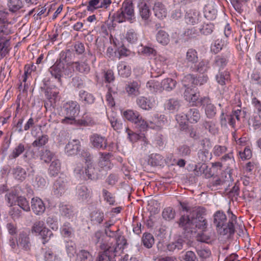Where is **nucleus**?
<instances>
[{"instance_id": "nucleus-39", "label": "nucleus", "mask_w": 261, "mask_h": 261, "mask_svg": "<svg viewBox=\"0 0 261 261\" xmlns=\"http://www.w3.org/2000/svg\"><path fill=\"white\" fill-rule=\"evenodd\" d=\"M175 212L173 208L168 207L165 208L162 212L163 218L166 220L170 221L175 218Z\"/></svg>"}, {"instance_id": "nucleus-12", "label": "nucleus", "mask_w": 261, "mask_h": 261, "mask_svg": "<svg viewBox=\"0 0 261 261\" xmlns=\"http://www.w3.org/2000/svg\"><path fill=\"white\" fill-rule=\"evenodd\" d=\"M80 146V142L78 140H72L66 145L65 151L69 155L76 154Z\"/></svg>"}, {"instance_id": "nucleus-11", "label": "nucleus", "mask_w": 261, "mask_h": 261, "mask_svg": "<svg viewBox=\"0 0 261 261\" xmlns=\"http://www.w3.org/2000/svg\"><path fill=\"white\" fill-rule=\"evenodd\" d=\"M31 207L33 212L37 215L42 214L45 210V206L43 201L38 197H34L32 199Z\"/></svg>"}, {"instance_id": "nucleus-26", "label": "nucleus", "mask_w": 261, "mask_h": 261, "mask_svg": "<svg viewBox=\"0 0 261 261\" xmlns=\"http://www.w3.org/2000/svg\"><path fill=\"white\" fill-rule=\"evenodd\" d=\"M100 158L99 161V165L101 167H108L110 168L111 167V163L110 161V159L112 156V154L110 153H100Z\"/></svg>"}, {"instance_id": "nucleus-59", "label": "nucleus", "mask_w": 261, "mask_h": 261, "mask_svg": "<svg viewBox=\"0 0 261 261\" xmlns=\"http://www.w3.org/2000/svg\"><path fill=\"white\" fill-rule=\"evenodd\" d=\"M126 133L127 134V138L131 142H136L139 139V135L133 132L128 127H124Z\"/></svg>"}, {"instance_id": "nucleus-32", "label": "nucleus", "mask_w": 261, "mask_h": 261, "mask_svg": "<svg viewBox=\"0 0 261 261\" xmlns=\"http://www.w3.org/2000/svg\"><path fill=\"white\" fill-rule=\"evenodd\" d=\"M142 241L143 245L147 248H151L154 243V237L150 233H144L142 238Z\"/></svg>"}, {"instance_id": "nucleus-33", "label": "nucleus", "mask_w": 261, "mask_h": 261, "mask_svg": "<svg viewBox=\"0 0 261 261\" xmlns=\"http://www.w3.org/2000/svg\"><path fill=\"white\" fill-rule=\"evenodd\" d=\"M25 150L24 145L23 143H19L13 150L12 152L9 155V158L11 159H14L18 157Z\"/></svg>"}, {"instance_id": "nucleus-45", "label": "nucleus", "mask_w": 261, "mask_h": 261, "mask_svg": "<svg viewBox=\"0 0 261 261\" xmlns=\"http://www.w3.org/2000/svg\"><path fill=\"white\" fill-rule=\"evenodd\" d=\"M139 7L141 17L144 20L147 19L149 17L150 11L147 5L142 3L139 5Z\"/></svg>"}, {"instance_id": "nucleus-4", "label": "nucleus", "mask_w": 261, "mask_h": 261, "mask_svg": "<svg viewBox=\"0 0 261 261\" xmlns=\"http://www.w3.org/2000/svg\"><path fill=\"white\" fill-rule=\"evenodd\" d=\"M113 17L114 20L118 23H121L125 21L132 22L135 19L134 7L133 4L130 1H125L122 4L120 9L115 13Z\"/></svg>"}, {"instance_id": "nucleus-7", "label": "nucleus", "mask_w": 261, "mask_h": 261, "mask_svg": "<svg viewBox=\"0 0 261 261\" xmlns=\"http://www.w3.org/2000/svg\"><path fill=\"white\" fill-rule=\"evenodd\" d=\"M80 112V105L76 101H69L63 105L62 113L63 116L76 117Z\"/></svg>"}, {"instance_id": "nucleus-21", "label": "nucleus", "mask_w": 261, "mask_h": 261, "mask_svg": "<svg viewBox=\"0 0 261 261\" xmlns=\"http://www.w3.org/2000/svg\"><path fill=\"white\" fill-rule=\"evenodd\" d=\"M136 102L140 108L145 110H149L153 107V104L150 100L144 96L138 97Z\"/></svg>"}, {"instance_id": "nucleus-40", "label": "nucleus", "mask_w": 261, "mask_h": 261, "mask_svg": "<svg viewBox=\"0 0 261 261\" xmlns=\"http://www.w3.org/2000/svg\"><path fill=\"white\" fill-rule=\"evenodd\" d=\"M9 46V40H4L3 38L0 37V55L1 57H4L8 53Z\"/></svg>"}, {"instance_id": "nucleus-60", "label": "nucleus", "mask_w": 261, "mask_h": 261, "mask_svg": "<svg viewBox=\"0 0 261 261\" xmlns=\"http://www.w3.org/2000/svg\"><path fill=\"white\" fill-rule=\"evenodd\" d=\"M9 214L13 219H17L21 216V211L17 206L14 207L10 211Z\"/></svg>"}, {"instance_id": "nucleus-14", "label": "nucleus", "mask_w": 261, "mask_h": 261, "mask_svg": "<svg viewBox=\"0 0 261 261\" xmlns=\"http://www.w3.org/2000/svg\"><path fill=\"white\" fill-rule=\"evenodd\" d=\"M77 197L82 201H87L91 198V191L86 186H80L77 188Z\"/></svg>"}, {"instance_id": "nucleus-37", "label": "nucleus", "mask_w": 261, "mask_h": 261, "mask_svg": "<svg viewBox=\"0 0 261 261\" xmlns=\"http://www.w3.org/2000/svg\"><path fill=\"white\" fill-rule=\"evenodd\" d=\"M188 63L194 64L198 61V55L197 51L193 49H189L186 54V58Z\"/></svg>"}, {"instance_id": "nucleus-8", "label": "nucleus", "mask_w": 261, "mask_h": 261, "mask_svg": "<svg viewBox=\"0 0 261 261\" xmlns=\"http://www.w3.org/2000/svg\"><path fill=\"white\" fill-rule=\"evenodd\" d=\"M199 103L205 106V113L206 116L209 118H213L216 114V108L211 102L209 98L204 97L199 99L193 105Z\"/></svg>"}, {"instance_id": "nucleus-54", "label": "nucleus", "mask_w": 261, "mask_h": 261, "mask_svg": "<svg viewBox=\"0 0 261 261\" xmlns=\"http://www.w3.org/2000/svg\"><path fill=\"white\" fill-rule=\"evenodd\" d=\"M227 63V60L226 58L221 56H217L215 58L214 66L217 68H223L226 66Z\"/></svg>"}, {"instance_id": "nucleus-61", "label": "nucleus", "mask_w": 261, "mask_h": 261, "mask_svg": "<svg viewBox=\"0 0 261 261\" xmlns=\"http://www.w3.org/2000/svg\"><path fill=\"white\" fill-rule=\"evenodd\" d=\"M103 77L105 81L109 83L114 81L115 79L113 72L111 70L104 71L103 72Z\"/></svg>"}, {"instance_id": "nucleus-62", "label": "nucleus", "mask_w": 261, "mask_h": 261, "mask_svg": "<svg viewBox=\"0 0 261 261\" xmlns=\"http://www.w3.org/2000/svg\"><path fill=\"white\" fill-rule=\"evenodd\" d=\"M126 40L130 43H134L137 40V34L134 30H129L126 34Z\"/></svg>"}, {"instance_id": "nucleus-58", "label": "nucleus", "mask_w": 261, "mask_h": 261, "mask_svg": "<svg viewBox=\"0 0 261 261\" xmlns=\"http://www.w3.org/2000/svg\"><path fill=\"white\" fill-rule=\"evenodd\" d=\"M110 122L112 127L118 132H120L121 130L123 129H124V127H127L125 125H123L122 123H120L117 119L114 118H113V119H111Z\"/></svg>"}, {"instance_id": "nucleus-64", "label": "nucleus", "mask_w": 261, "mask_h": 261, "mask_svg": "<svg viewBox=\"0 0 261 261\" xmlns=\"http://www.w3.org/2000/svg\"><path fill=\"white\" fill-rule=\"evenodd\" d=\"M185 261H195L197 258L195 253L192 251H188L182 257Z\"/></svg>"}, {"instance_id": "nucleus-47", "label": "nucleus", "mask_w": 261, "mask_h": 261, "mask_svg": "<svg viewBox=\"0 0 261 261\" xmlns=\"http://www.w3.org/2000/svg\"><path fill=\"white\" fill-rule=\"evenodd\" d=\"M104 218V214L100 212H93L91 214V220L94 223H101Z\"/></svg>"}, {"instance_id": "nucleus-17", "label": "nucleus", "mask_w": 261, "mask_h": 261, "mask_svg": "<svg viewBox=\"0 0 261 261\" xmlns=\"http://www.w3.org/2000/svg\"><path fill=\"white\" fill-rule=\"evenodd\" d=\"M153 10L155 16L159 19H163L167 15V11L164 6L160 2L155 3Z\"/></svg>"}, {"instance_id": "nucleus-5", "label": "nucleus", "mask_w": 261, "mask_h": 261, "mask_svg": "<svg viewBox=\"0 0 261 261\" xmlns=\"http://www.w3.org/2000/svg\"><path fill=\"white\" fill-rule=\"evenodd\" d=\"M123 116L125 119L134 123L141 130H144L147 128L148 124L142 119L139 112L128 110L124 112Z\"/></svg>"}, {"instance_id": "nucleus-51", "label": "nucleus", "mask_w": 261, "mask_h": 261, "mask_svg": "<svg viewBox=\"0 0 261 261\" xmlns=\"http://www.w3.org/2000/svg\"><path fill=\"white\" fill-rule=\"evenodd\" d=\"M207 169V166L205 163H198L195 166L194 169L195 174L196 176H200L202 174H205Z\"/></svg>"}, {"instance_id": "nucleus-48", "label": "nucleus", "mask_w": 261, "mask_h": 261, "mask_svg": "<svg viewBox=\"0 0 261 261\" xmlns=\"http://www.w3.org/2000/svg\"><path fill=\"white\" fill-rule=\"evenodd\" d=\"M54 154L48 149H43L40 153V159L45 163H49L51 161Z\"/></svg>"}, {"instance_id": "nucleus-19", "label": "nucleus", "mask_w": 261, "mask_h": 261, "mask_svg": "<svg viewBox=\"0 0 261 261\" xmlns=\"http://www.w3.org/2000/svg\"><path fill=\"white\" fill-rule=\"evenodd\" d=\"M187 119L191 123H196L200 118V114L198 109L192 108L186 114Z\"/></svg>"}, {"instance_id": "nucleus-9", "label": "nucleus", "mask_w": 261, "mask_h": 261, "mask_svg": "<svg viewBox=\"0 0 261 261\" xmlns=\"http://www.w3.org/2000/svg\"><path fill=\"white\" fill-rule=\"evenodd\" d=\"M90 142L92 146L98 149L107 148V139L98 134H93L90 137Z\"/></svg>"}, {"instance_id": "nucleus-41", "label": "nucleus", "mask_w": 261, "mask_h": 261, "mask_svg": "<svg viewBox=\"0 0 261 261\" xmlns=\"http://www.w3.org/2000/svg\"><path fill=\"white\" fill-rule=\"evenodd\" d=\"M180 106V105L179 100L175 98H171L169 99L166 104L167 109L170 111L178 110Z\"/></svg>"}, {"instance_id": "nucleus-38", "label": "nucleus", "mask_w": 261, "mask_h": 261, "mask_svg": "<svg viewBox=\"0 0 261 261\" xmlns=\"http://www.w3.org/2000/svg\"><path fill=\"white\" fill-rule=\"evenodd\" d=\"M156 40L163 45H167L169 42V38L168 34L164 31H160L156 35Z\"/></svg>"}, {"instance_id": "nucleus-10", "label": "nucleus", "mask_w": 261, "mask_h": 261, "mask_svg": "<svg viewBox=\"0 0 261 261\" xmlns=\"http://www.w3.org/2000/svg\"><path fill=\"white\" fill-rule=\"evenodd\" d=\"M185 245L191 246V243L190 241L186 242V241L181 238H178L176 240L169 243L167 245V249L170 251H179L184 248Z\"/></svg>"}, {"instance_id": "nucleus-42", "label": "nucleus", "mask_w": 261, "mask_h": 261, "mask_svg": "<svg viewBox=\"0 0 261 261\" xmlns=\"http://www.w3.org/2000/svg\"><path fill=\"white\" fill-rule=\"evenodd\" d=\"M198 158L202 163H205L211 159V154L206 149L200 150L198 153Z\"/></svg>"}, {"instance_id": "nucleus-46", "label": "nucleus", "mask_w": 261, "mask_h": 261, "mask_svg": "<svg viewBox=\"0 0 261 261\" xmlns=\"http://www.w3.org/2000/svg\"><path fill=\"white\" fill-rule=\"evenodd\" d=\"M118 69L119 74L123 77H127L131 74L130 68L124 64L119 65Z\"/></svg>"}, {"instance_id": "nucleus-44", "label": "nucleus", "mask_w": 261, "mask_h": 261, "mask_svg": "<svg viewBox=\"0 0 261 261\" xmlns=\"http://www.w3.org/2000/svg\"><path fill=\"white\" fill-rule=\"evenodd\" d=\"M18 205L23 211L29 212L30 211V207L29 202L23 196H17Z\"/></svg>"}, {"instance_id": "nucleus-25", "label": "nucleus", "mask_w": 261, "mask_h": 261, "mask_svg": "<svg viewBox=\"0 0 261 261\" xmlns=\"http://www.w3.org/2000/svg\"><path fill=\"white\" fill-rule=\"evenodd\" d=\"M85 179H95L96 178V172L94 167L93 163H90L87 165L85 169Z\"/></svg>"}, {"instance_id": "nucleus-13", "label": "nucleus", "mask_w": 261, "mask_h": 261, "mask_svg": "<svg viewBox=\"0 0 261 261\" xmlns=\"http://www.w3.org/2000/svg\"><path fill=\"white\" fill-rule=\"evenodd\" d=\"M66 182L63 178L60 177L56 180L53 186V192L57 196H61L65 191Z\"/></svg>"}, {"instance_id": "nucleus-23", "label": "nucleus", "mask_w": 261, "mask_h": 261, "mask_svg": "<svg viewBox=\"0 0 261 261\" xmlns=\"http://www.w3.org/2000/svg\"><path fill=\"white\" fill-rule=\"evenodd\" d=\"M12 174L15 179L22 181L27 177L26 171L20 166H17L13 169Z\"/></svg>"}, {"instance_id": "nucleus-49", "label": "nucleus", "mask_w": 261, "mask_h": 261, "mask_svg": "<svg viewBox=\"0 0 261 261\" xmlns=\"http://www.w3.org/2000/svg\"><path fill=\"white\" fill-rule=\"evenodd\" d=\"M45 227L44 222L43 221H37L33 224L32 227V232L39 233Z\"/></svg>"}, {"instance_id": "nucleus-31", "label": "nucleus", "mask_w": 261, "mask_h": 261, "mask_svg": "<svg viewBox=\"0 0 261 261\" xmlns=\"http://www.w3.org/2000/svg\"><path fill=\"white\" fill-rule=\"evenodd\" d=\"M65 247L68 256L70 257H73L75 254H76V244L73 241L70 240L66 241Z\"/></svg>"}, {"instance_id": "nucleus-43", "label": "nucleus", "mask_w": 261, "mask_h": 261, "mask_svg": "<svg viewBox=\"0 0 261 261\" xmlns=\"http://www.w3.org/2000/svg\"><path fill=\"white\" fill-rule=\"evenodd\" d=\"M48 141V137L46 135H42L37 138L32 143L34 147H42L44 146Z\"/></svg>"}, {"instance_id": "nucleus-20", "label": "nucleus", "mask_w": 261, "mask_h": 261, "mask_svg": "<svg viewBox=\"0 0 261 261\" xmlns=\"http://www.w3.org/2000/svg\"><path fill=\"white\" fill-rule=\"evenodd\" d=\"M140 85L137 82L134 81L126 85L125 90L129 95L137 96L140 94Z\"/></svg>"}, {"instance_id": "nucleus-1", "label": "nucleus", "mask_w": 261, "mask_h": 261, "mask_svg": "<svg viewBox=\"0 0 261 261\" xmlns=\"http://www.w3.org/2000/svg\"><path fill=\"white\" fill-rule=\"evenodd\" d=\"M183 211L189 212V214L182 216L178 223L185 232H192L195 228L202 231L207 227V221L204 216L205 215V209L201 207L190 208L185 202H179Z\"/></svg>"}, {"instance_id": "nucleus-27", "label": "nucleus", "mask_w": 261, "mask_h": 261, "mask_svg": "<svg viewBox=\"0 0 261 261\" xmlns=\"http://www.w3.org/2000/svg\"><path fill=\"white\" fill-rule=\"evenodd\" d=\"M231 176L229 173H227L224 172L222 173V178H217L216 179L214 180L213 179L211 184H213V186H219L222 185H227V183H229V181H231ZM228 186H229V184H228Z\"/></svg>"}, {"instance_id": "nucleus-24", "label": "nucleus", "mask_w": 261, "mask_h": 261, "mask_svg": "<svg viewBox=\"0 0 261 261\" xmlns=\"http://www.w3.org/2000/svg\"><path fill=\"white\" fill-rule=\"evenodd\" d=\"M61 169V163L59 160H54L51 163L49 168L48 173L50 176H57Z\"/></svg>"}, {"instance_id": "nucleus-30", "label": "nucleus", "mask_w": 261, "mask_h": 261, "mask_svg": "<svg viewBox=\"0 0 261 261\" xmlns=\"http://www.w3.org/2000/svg\"><path fill=\"white\" fill-rule=\"evenodd\" d=\"M80 100H81L84 104H92L94 102V97L93 96L85 91L81 90L79 92Z\"/></svg>"}, {"instance_id": "nucleus-50", "label": "nucleus", "mask_w": 261, "mask_h": 261, "mask_svg": "<svg viewBox=\"0 0 261 261\" xmlns=\"http://www.w3.org/2000/svg\"><path fill=\"white\" fill-rule=\"evenodd\" d=\"M39 234L41 236V239L43 240V244L47 242L50 240L51 237L53 236L52 231L46 227L44 228Z\"/></svg>"}, {"instance_id": "nucleus-15", "label": "nucleus", "mask_w": 261, "mask_h": 261, "mask_svg": "<svg viewBox=\"0 0 261 261\" xmlns=\"http://www.w3.org/2000/svg\"><path fill=\"white\" fill-rule=\"evenodd\" d=\"M17 245L25 250H29L31 245L29 235L24 232L19 234Z\"/></svg>"}, {"instance_id": "nucleus-18", "label": "nucleus", "mask_w": 261, "mask_h": 261, "mask_svg": "<svg viewBox=\"0 0 261 261\" xmlns=\"http://www.w3.org/2000/svg\"><path fill=\"white\" fill-rule=\"evenodd\" d=\"M75 261H93V257L89 251L81 249L76 254Z\"/></svg>"}, {"instance_id": "nucleus-35", "label": "nucleus", "mask_w": 261, "mask_h": 261, "mask_svg": "<svg viewBox=\"0 0 261 261\" xmlns=\"http://www.w3.org/2000/svg\"><path fill=\"white\" fill-rule=\"evenodd\" d=\"M92 240L95 245L99 244V247L103 242L108 241L109 239L104 237L103 233L101 230L96 231L92 237Z\"/></svg>"}, {"instance_id": "nucleus-63", "label": "nucleus", "mask_w": 261, "mask_h": 261, "mask_svg": "<svg viewBox=\"0 0 261 261\" xmlns=\"http://www.w3.org/2000/svg\"><path fill=\"white\" fill-rule=\"evenodd\" d=\"M118 231L119 229H117V230H114L111 228L105 229V233L107 236L106 238L108 239H115L117 236Z\"/></svg>"}, {"instance_id": "nucleus-57", "label": "nucleus", "mask_w": 261, "mask_h": 261, "mask_svg": "<svg viewBox=\"0 0 261 261\" xmlns=\"http://www.w3.org/2000/svg\"><path fill=\"white\" fill-rule=\"evenodd\" d=\"M214 25L212 23H204L201 28H200L199 31L201 34L207 35L210 34L213 31Z\"/></svg>"}, {"instance_id": "nucleus-36", "label": "nucleus", "mask_w": 261, "mask_h": 261, "mask_svg": "<svg viewBox=\"0 0 261 261\" xmlns=\"http://www.w3.org/2000/svg\"><path fill=\"white\" fill-rule=\"evenodd\" d=\"M161 84L164 90L170 91L175 87L176 81L172 79L167 78L163 80Z\"/></svg>"}, {"instance_id": "nucleus-2", "label": "nucleus", "mask_w": 261, "mask_h": 261, "mask_svg": "<svg viewBox=\"0 0 261 261\" xmlns=\"http://www.w3.org/2000/svg\"><path fill=\"white\" fill-rule=\"evenodd\" d=\"M126 243L124 237L118 234L115 239L103 242L100 246L101 251L99 252L96 261H116L117 248L121 249Z\"/></svg>"}, {"instance_id": "nucleus-29", "label": "nucleus", "mask_w": 261, "mask_h": 261, "mask_svg": "<svg viewBox=\"0 0 261 261\" xmlns=\"http://www.w3.org/2000/svg\"><path fill=\"white\" fill-rule=\"evenodd\" d=\"M74 70L83 73H88L90 71V67L84 62H75L72 64Z\"/></svg>"}, {"instance_id": "nucleus-55", "label": "nucleus", "mask_w": 261, "mask_h": 261, "mask_svg": "<svg viewBox=\"0 0 261 261\" xmlns=\"http://www.w3.org/2000/svg\"><path fill=\"white\" fill-rule=\"evenodd\" d=\"M229 76L227 72H220L216 75V80L219 84L224 85L225 84V82L229 80Z\"/></svg>"}, {"instance_id": "nucleus-34", "label": "nucleus", "mask_w": 261, "mask_h": 261, "mask_svg": "<svg viewBox=\"0 0 261 261\" xmlns=\"http://www.w3.org/2000/svg\"><path fill=\"white\" fill-rule=\"evenodd\" d=\"M8 5L9 10L15 12L23 7V3L21 0H9Z\"/></svg>"}, {"instance_id": "nucleus-53", "label": "nucleus", "mask_w": 261, "mask_h": 261, "mask_svg": "<svg viewBox=\"0 0 261 261\" xmlns=\"http://www.w3.org/2000/svg\"><path fill=\"white\" fill-rule=\"evenodd\" d=\"M203 126L205 129H207L210 133L215 135L218 133V128L216 124L213 121H205L203 123Z\"/></svg>"}, {"instance_id": "nucleus-16", "label": "nucleus", "mask_w": 261, "mask_h": 261, "mask_svg": "<svg viewBox=\"0 0 261 261\" xmlns=\"http://www.w3.org/2000/svg\"><path fill=\"white\" fill-rule=\"evenodd\" d=\"M226 220V215L221 211H217L214 215V224L216 227L225 224Z\"/></svg>"}, {"instance_id": "nucleus-22", "label": "nucleus", "mask_w": 261, "mask_h": 261, "mask_svg": "<svg viewBox=\"0 0 261 261\" xmlns=\"http://www.w3.org/2000/svg\"><path fill=\"white\" fill-rule=\"evenodd\" d=\"M185 18L187 23L194 25L198 22L199 14L194 11L189 10L186 12Z\"/></svg>"}, {"instance_id": "nucleus-52", "label": "nucleus", "mask_w": 261, "mask_h": 261, "mask_svg": "<svg viewBox=\"0 0 261 261\" xmlns=\"http://www.w3.org/2000/svg\"><path fill=\"white\" fill-rule=\"evenodd\" d=\"M58 94L59 92L53 91L50 88H47L45 90V95L51 102L53 101L55 102L58 97Z\"/></svg>"}, {"instance_id": "nucleus-28", "label": "nucleus", "mask_w": 261, "mask_h": 261, "mask_svg": "<svg viewBox=\"0 0 261 261\" xmlns=\"http://www.w3.org/2000/svg\"><path fill=\"white\" fill-rule=\"evenodd\" d=\"M34 153L33 151L27 150L22 156L23 160L28 164V166L33 169L35 167L34 161Z\"/></svg>"}, {"instance_id": "nucleus-6", "label": "nucleus", "mask_w": 261, "mask_h": 261, "mask_svg": "<svg viewBox=\"0 0 261 261\" xmlns=\"http://www.w3.org/2000/svg\"><path fill=\"white\" fill-rule=\"evenodd\" d=\"M49 71L53 76L61 83V77L64 74L69 75L68 71L65 67L64 63L60 61L56 63L49 69Z\"/></svg>"}, {"instance_id": "nucleus-56", "label": "nucleus", "mask_w": 261, "mask_h": 261, "mask_svg": "<svg viewBox=\"0 0 261 261\" xmlns=\"http://www.w3.org/2000/svg\"><path fill=\"white\" fill-rule=\"evenodd\" d=\"M101 0H90L87 6V9L88 11L93 12L94 10L99 9Z\"/></svg>"}, {"instance_id": "nucleus-3", "label": "nucleus", "mask_w": 261, "mask_h": 261, "mask_svg": "<svg viewBox=\"0 0 261 261\" xmlns=\"http://www.w3.org/2000/svg\"><path fill=\"white\" fill-rule=\"evenodd\" d=\"M206 79L203 76L196 79L192 74H188L182 80L184 86L186 88L184 92L185 99L192 105L196 102L199 98V93L197 92L195 86L202 85V82H206Z\"/></svg>"}]
</instances>
